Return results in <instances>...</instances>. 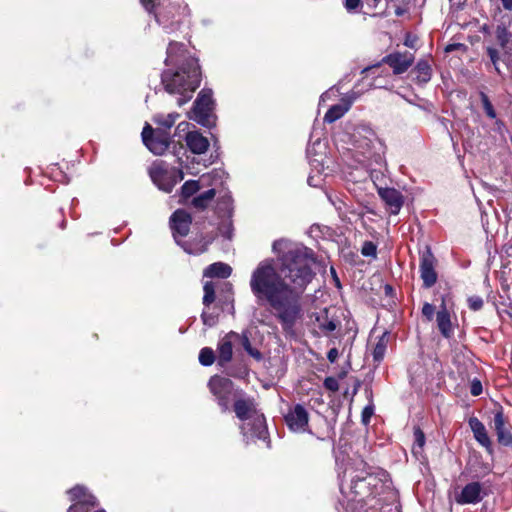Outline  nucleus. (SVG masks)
Masks as SVG:
<instances>
[{"instance_id": "47", "label": "nucleus", "mask_w": 512, "mask_h": 512, "mask_svg": "<svg viewBox=\"0 0 512 512\" xmlns=\"http://www.w3.org/2000/svg\"><path fill=\"white\" fill-rule=\"evenodd\" d=\"M370 177L373 183L377 186V182L380 181L381 178H383V174L380 171L373 170L370 173Z\"/></svg>"}, {"instance_id": "19", "label": "nucleus", "mask_w": 512, "mask_h": 512, "mask_svg": "<svg viewBox=\"0 0 512 512\" xmlns=\"http://www.w3.org/2000/svg\"><path fill=\"white\" fill-rule=\"evenodd\" d=\"M142 5L145 7V9L149 13H154L156 21L163 26L164 29H166L167 32L170 30H173V27L170 28L169 23L171 26L175 24V15H170L171 12H163V11H156V7L160 5V0H140Z\"/></svg>"}, {"instance_id": "35", "label": "nucleus", "mask_w": 512, "mask_h": 512, "mask_svg": "<svg viewBox=\"0 0 512 512\" xmlns=\"http://www.w3.org/2000/svg\"><path fill=\"white\" fill-rule=\"evenodd\" d=\"M203 290V304L205 307H208L215 300V286L212 282H206L204 284Z\"/></svg>"}, {"instance_id": "59", "label": "nucleus", "mask_w": 512, "mask_h": 512, "mask_svg": "<svg viewBox=\"0 0 512 512\" xmlns=\"http://www.w3.org/2000/svg\"><path fill=\"white\" fill-rule=\"evenodd\" d=\"M375 2H378L379 0H374Z\"/></svg>"}, {"instance_id": "52", "label": "nucleus", "mask_w": 512, "mask_h": 512, "mask_svg": "<svg viewBox=\"0 0 512 512\" xmlns=\"http://www.w3.org/2000/svg\"><path fill=\"white\" fill-rule=\"evenodd\" d=\"M308 184L311 186H317V183L314 182V177L312 176L308 178Z\"/></svg>"}, {"instance_id": "45", "label": "nucleus", "mask_w": 512, "mask_h": 512, "mask_svg": "<svg viewBox=\"0 0 512 512\" xmlns=\"http://www.w3.org/2000/svg\"><path fill=\"white\" fill-rule=\"evenodd\" d=\"M338 356H339V353H338V350L336 348H332L328 351L327 353V359L331 362V363H334L336 362V360L338 359Z\"/></svg>"}, {"instance_id": "26", "label": "nucleus", "mask_w": 512, "mask_h": 512, "mask_svg": "<svg viewBox=\"0 0 512 512\" xmlns=\"http://www.w3.org/2000/svg\"><path fill=\"white\" fill-rule=\"evenodd\" d=\"M232 273V268L223 262H216L211 265H209L205 271L204 276L205 277H218L222 279L228 278Z\"/></svg>"}, {"instance_id": "43", "label": "nucleus", "mask_w": 512, "mask_h": 512, "mask_svg": "<svg viewBox=\"0 0 512 512\" xmlns=\"http://www.w3.org/2000/svg\"><path fill=\"white\" fill-rule=\"evenodd\" d=\"M361 5V0H345V8L348 11L356 10Z\"/></svg>"}, {"instance_id": "30", "label": "nucleus", "mask_w": 512, "mask_h": 512, "mask_svg": "<svg viewBox=\"0 0 512 512\" xmlns=\"http://www.w3.org/2000/svg\"><path fill=\"white\" fill-rule=\"evenodd\" d=\"M178 117V113H169L167 115L157 114L154 116L153 121L162 127L160 128L161 130L167 131L174 125Z\"/></svg>"}, {"instance_id": "6", "label": "nucleus", "mask_w": 512, "mask_h": 512, "mask_svg": "<svg viewBox=\"0 0 512 512\" xmlns=\"http://www.w3.org/2000/svg\"><path fill=\"white\" fill-rule=\"evenodd\" d=\"M494 35L500 50L492 46H488L486 50L495 70L500 74L499 61L506 62L512 56V33L505 25L500 24L497 25Z\"/></svg>"}, {"instance_id": "50", "label": "nucleus", "mask_w": 512, "mask_h": 512, "mask_svg": "<svg viewBox=\"0 0 512 512\" xmlns=\"http://www.w3.org/2000/svg\"><path fill=\"white\" fill-rule=\"evenodd\" d=\"M188 123L187 122H181L178 124L177 126V130L178 131H185L187 128H188Z\"/></svg>"}, {"instance_id": "29", "label": "nucleus", "mask_w": 512, "mask_h": 512, "mask_svg": "<svg viewBox=\"0 0 512 512\" xmlns=\"http://www.w3.org/2000/svg\"><path fill=\"white\" fill-rule=\"evenodd\" d=\"M235 344L240 343L244 350L255 360L260 361L262 360V353L257 350L256 348H253L251 345V342L249 340V337L246 332H243L241 334L238 333V337H234Z\"/></svg>"}, {"instance_id": "2", "label": "nucleus", "mask_w": 512, "mask_h": 512, "mask_svg": "<svg viewBox=\"0 0 512 512\" xmlns=\"http://www.w3.org/2000/svg\"><path fill=\"white\" fill-rule=\"evenodd\" d=\"M167 66L175 68L165 70L161 75V81L169 94H178V106L186 104L193 96L201 81V72L196 58L188 56L184 45L178 42H170L165 59Z\"/></svg>"}, {"instance_id": "23", "label": "nucleus", "mask_w": 512, "mask_h": 512, "mask_svg": "<svg viewBox=\"0 0 512 512\" xmlns=\"http://www.w3.org/2000/svg\"><path fill=\"white\" fill-rule=\"evenodd\" d=\"M468 422L475 440L488 451H491L492 443L484 424L476 417H471Z\"/></svg>"}, {"instance_id": "38", "label": "nucleus", "mask_w": 512, "mask_h": 512, "mask_svg": "<svg viewBox=\"0 0 512 512\" xmlns=\"http://www.w3.org/2000/svg\"><path fill=\"white\" fill-rule=\"evenodd\" d=\"M201 319H202L203 324L205 326L213 327L218 322V315L215 314V313H212V312L210 313V312L204 310L202 315H201Z\"/></svg>"}, {"instance_id": "18", "label": "nucleus", "mask_w": 512, "mask_h": 512, "mask_svg": "<svg viewBox=\"0 0 512 512\" xmlns=\"http://www.w3.org/2000/svg\"><path fill=\"white\" fill-rule=\"evenodd\" d=\"M234 337H238V333L233 331L229 332L218 343L217 364L220 367H225L232 360L233 345L235 344Z\"/></svg>"}, {"instance_id": "46", "label": "nucleus", "mask_w": 512, "mask_h": 512, "mask_svg": "<svg viewBox=\"0 0 512 512\" xmlns=\"http://www.w3.org/2000/svg\"><path fill=\"white\" fill-rule=\"evenodd\" d=\"M373 414V408L371 407H365L363 412H362V420L364 423H367L370 419V417L372 416Z\"/></svg>"}, {"instance_id": "42", "label": "nucleus", "mask_w": 512, "mask_h": 512, "mask_svg": "<svg viewBox=\"0 0 512 512\" xmlns=\"http://www.w3.org/2000/svg\"><path fill=\"white\" fill-rule=\"evenodd\" d=\"M470 392L473 396H478L482 393V384L479 380L472 381Z\"/></svg>"}, {"instance_id": "48", "label": "nucleus", "mask_w": 512, "mask_h": 512, "mask_svg": "<svg viewBox=\"0 0 512 512\" xmlns=\"http://www.w3.org/2000/svg\"><path fill=\"white\" fill-rule=\"evenodd\" d=\"M501 3L506 10H512V0H501Z\"/></svg>"}, {"instance_id": "12", "label": "nucleus", "mask_w": 512, "mask_h": 512, "mask_svg": "<svg viewBox=\"0 0 512 512\" xmlns=\"http://www.w3.org/2000/svg\"><path fill=\"white\" fill-rule=\"evenodd\" d=\"M436 259L430 250L426 248L420 256V276L423 280L425 288L432 287L437 281V273L435 271Z\"/></svg>"}, {"instance_id": "17", "label": "nucleus", "mask_w": 512, "mask_h": 512, "mask_svg": "<svg viewBox=\"0 0 512 512\" xmlns=\"http://www.w3.org/2000/svg\"><path fill=\"white\" fill-rule=\"evenodd\" d=\"M382 61L393 69L394 74L398 75L409 69L414 61V55L410 52H395L385 56Z\"/></svg>"}, {"instance_id": "14", "label": "nucleus", "mask_w": 512, "mask_h": 512, "mask_svg": "<svg viewBox=\"0 0 512 512\" xmlns=\"http://www.w3.org/2000/svg\"><path fill=\"white\" fill-rule=\"evenodd\" d=\"M192 218L189 213L183 209L176 210L170 217V226L173 233V237L179 244V237H184L190 230Z\"/></svg>"}, {"instance_id": "51", "label": "nucleus", "mask_w": 512, "mask_h": 512, "mask_svg": "<svg viewBox=\"0 0 512 512\" xmlns=\"http://www.w3.org/2000/svg\"><path fill=\"white\" fill-rule=\"evenodd\" d=\"M331 273H332V275L334 276V279H335V281H336L337 286H340L339 279H338V277H337V275H336V271H335V269H334L333 267H331Z\"/></svg>"}, {"instance_id": "4", "label": "nucleus", "mask_w": 512, "mask_h": 512, "mask_svg": "<svg viewBox=\"0 0 512 512\" xmlns=\"http://www.w3.org/2000/svg\"><path fill=\"white\" fill-rule=\"evenodd\" d=\"M338 475L340 490L350 501L362 502L374 493L377 478L367 470L362 459L347 463Z\"/></svg>"}, {"instance_id": "3", "label": "nucleus", "mask_w": 512, "mask_h": 512, "mask_svg": "<svg viewBox=\"0 0 512 512\" xmlns=\"http://www.w3.org/2000/svg\"><path fill=\"white\" fill-rule=\"evenodd\" d=\"M348 146L344 156L352 159L357 164L366 166L374 162L381 164L385 153V145L376 135L375 131L367 124H358L347 131L341 138Z\"/></svg>"}, {"instance_id": "49", "label": "nucleus", "mask_w": 512, "mask_h": 512, "mask_svg": "<svg viewBox=\"0 0 512 512\" xmlns=\"http://www.w3.org/2000/svg\"><path fill=\"white\" fill-rule=\"evenodd\" d=\"M184 250L189 253V254H199V253H202L205 251L204 248H200V249H197V250H193V249H190V248H187V247H184Z\"/></svg>"}, {"instance_id": "57", "label": "nucleus", "mask_w": 512, "mask_h": 512, "mask_svg": "<svg viewBox=\"0 0 512 512\" xmlns=\"http://www.w3.org/2000/svg\"><path fill=\"white\" fill-rule=\"evenodd\" d=\"M95 512H105V510L100 509V510H97V511H95Z\"/></svg>"}, {"instance_id": "24", "label": "nucleus", "mask_w": 512, "mask_h": 512, "mask_svg": "<svg viewBox=\"0 0 512 512\" xmlns=\"http://www.w3.org/2000/svg\"><path fill=\"white\" fill-rule=\"evenodd\" d=\"M314 317L315 325L319 329L320 333L327 335L330 332H333L337 325L333 319L328 318V310L324 309L323 311L313 314L311 319Z\"/></svg>"}, {"instance_id": "31", "label": "nucleus", "mask_w": 512, "mask_h": 512, "mask_svg": "<svg viewBox=\"0 0 512 512\" xmlns=\"http://www.w3.org/2000/svg\"><path fill=\"white\" fill-rule=\"evenodd\" d=\"M215 195V189H209L195 197L192 201V204L198 209H205L214 199Z\"/></svg>"}, {"instance_id": "10", "label": "nucleus", "mask_w": 512, "mask_h": 512, "mask_svg": "<svg viewBox=\"0 0 512 512\" xmlns=\"http://www.w3.org/2000/svg\"><path fill=\"white\" fill-rule=\"evenodd\" d=\"M142 140L145 146L155 155H162L169 147V134L167 131L153 128L146 124L142 131Z\"/></svg>"}, {"instance_id": "22", "label": "nucleus", "mask_w": 512, "mask_h": 512, "mask_svg": "<svg viewBox=\"0 0 512 512\" xmlns=\"http://www.w3.org/2000/svg\"><path fill=\"white\" fill-rule=\"evenodd\" d=\"M186 145L194 154H203L208 150L209 141L198 131H190L185 137Z\"/></svg>"}, {"instance_id": "37", "label": "nucleus", "mask_w": 512, "mask_h": 512, "mask_svg": "<svg viewBox=\"0 0 512 512\" xmlns=\"http://www.w3.org/2000/svg\"><path fill=\"white\" fill-rule=\"evenodd\" d=\"M361 253L365 257H376L377 246L372 241H366L363 243Z\"/></svg>"}, {"instance_id": "34", "label": "nucleus", "mask_w": 512, "mask_h": 512, "mask_svg": "<svg viewBox=\"0 0 512 512\" xmlns=\"http://www.w3.org/2000/svg\"><path fill=\"white\" fill-rule=\"evenodd\" d=\"M215 361V354L211 348L205 347L200 350L199 362L203 366H211Z\"/></svg>"}, {"instance_id": "28", "label": "nucleus", "mask_w": 512, "mask_h": 512, "mask_svg": "<svg viewBox=\"0 0 512 512\" xmlns=\"http://www.w3.org/2000/svg\"><path fill=\"white\" fill-rule=\"evenodd\" d=\"M415 81L419 84H426L430 81L432 71L427 61H419L414 69Z\"/></svg>"}, {"instance_id": "16", "label": "nucleus", "mask_w": 512, "mask_h": 512, "mask_svg": "<svg viewBox=\"0 0 512 512\" xmlns=\"http://www.w3.org/2000/svg\"><path fill=\"white\" fill-rule=\"evenodd\" d=\"M377 191L380 198L383 200V202L389 209V212L391 214L397 215L404 204V198L402 193L395 188L378 186Z\"/></svg>"}, {"instance_id": "20", "label": "nucleus", "mask_w": 512, "mask_h": 512, "mask_svg": "<svg viewBox=\"0 0 512 512\" xmlns=\"http://www.w3.org/2000/svg\"><path fill=\"white\" fill-rule=\"evenodd\" d=\"M355 99V93H352L344 97L341 100V103L331 106L324 116V121L327 123H333L340 119L346 112L349 111Z\"/></svg>"}, {"instance_id": "40", "label": "nucleus", "mask_w": 512, "mask_h": 512, "mask_svg": "<svg viewBox=\"0 0 512 512\" xmlns=\"http://www.w3.org/2000/svg\"><path fill=\"white\" fill-rule=\"evenodd\" d=\"M434 306L430 303H425L422 307V314L430 321L434 316Z\"/></svg>"}, {"instance_id": "58", "label": "nucleus", "mask_w": 512, "mask_h": 512, "mask_svg": "<svg viewBox=\"0 0 512 512\" xmlns=\"http://www.w3.org/2000/svg\"><path fill=\"white\" fill-rule=\"evenodd\" d=\"M315 145H320V142H316V143H314V144H313V147H314Z\"/></svg>"}, {"instance_id": "32", "label": "nucleus", "mask_w": 512, "mask_h": 512, "mask_svg": "<svg viewBox=\"0 0 512 512\" xmlns=\"http://www.w3.org/2000/svg\"><path fill=\"white\" fill-rule=\"evenodd\" d=\"M387 342H388V334L387 332H384L382 336L379 338L378 342L376 343L372 355L373 359L376 362H380L385 355L386 348H387Z\"/></svg>"}, {"instance_id": "7", "label": "nucleus", "mask_w": 512, "mask_h": 512, "mask_svg": "<svg viewBox=\"0 0 512 512\" xmlns=\"http://www.w3.org/2000/svg\"><path fill=\"white\" fill-rule=\"evenodd\" d=\"M213 109L212 91L210 89H202L194 102L190 118L204 127L211 128L215 125Z\"/></svg>"}, {"instance_id": "56", "label": "nucleus", "mask_w": 512, "mask_h": 512, "mask_svg": "<svg viewBox=\"0 0 512 512\" xmlns=\"http://www.w3.org/2000/svg\"><path fill=\"white\" fill-rule=\"evenodd\" d=\"M390 289H391V287H390V286H386V290H387V292H390Z\"/></svg>"}, {"instance_id": "33", "label": "nucleus", "mask_w": 512, "mask_h": 512, "mask_svg": "<svg viewBox=\"0 0 512 512\" xmlns=\"http://www.w3.org/2000/svg\"><path fill=\"white\" fill-rule=\"evenodd\" d=\"M425 445V435L420 428L414 430V444L412 451L415 455L420 454Z\"/></svg>"}, {"instance_id": "39", "label": "nucleus", "mask_w": 512, "mask_h": 512, "mask_svg": "<svg viewBox=\"0 0 512 512\" xmlns=\"http://www.w3.org/2000/svg\"><path fill=\"white\" fill-rule=\"evenodd\" d=\"M468 305L473 311H478L483 307V299L479 296L469 297Z\"/></svg>"}, {"instance_id": "54", "label": "nucleus", "mask_w": 512, "mask_h": 512, "mask_svg": "<svg viewBox=\"0 0 512 512\" xmlns=\"http://www.w3.org/2000/svg\"><path fill=\"white\" fill-rule=\"evenodd\" d=\"M311 153H312V148H310V147H309V148L307 149L308 157H310Z\"/></svg>"}, {"instance_id": "1", "label": "nucleus", "mask_w": 512, "mask_h": 512, "mask_svg": "<svg viewBox=\"0 0 512 512\" xmlns=\"http://www.w3.org/2000/svg\"><path fill=\"white\" fill-rule=\"evenodd\" d=\"M273 252L280 262L277 270L273 259L262 260L253 270L249 286L256 302L267 305L287 334L294 332L302 318L301 296L315 273L311 249L287 239L274 241Z\"/></svg>"}, {"instance_id": "25", "label": "nucleus", "mask_w": 512, "mask_h": 512, "mask_svg": "<svg viewBox=\"0 0 512 512\" xmlns=\"http://www.w3.org/2000/svg\"><path fill=\"white\" fill-rule=\"evenodd\" d=\"M220 176V172L213 171L206 175H202L199 181L189 180L186 181L181 187V195L184 199L189 198L194 193H196L200 189V182L204 183L208 181L211 177Z\"/></svg>"}, {"instance_id": "8", "label": "nucleus", "mask_w": 512, "mask_h": 512, "mask_svg": "<svg viewBox=\"0 0 512 512\" xmlns=\"http://www.w3.org/2000/svg\"><path fill=\"white\" fill-rule=\"evenodd\" d=\"M153 183L164 192H171L174 186L184 178L182 170L168 168L163 162H155L149 169Z\"/></svg>"}, {"instance_id": "27", "label": "nucleus", "mask_w": 512, "mask_h": 512, "mask_svg": "<svg viewBox=\"0 0 512 512\" xmlns=\"http://www.w3.org/2000/svg\"><path fill=\"white\" fill-rule=\"evenodd\" d=\"M436 321L441 334L445 338L451 337L453 331L450 320V314L447 311L445 305H443L442 309L437 312Z\"/></svg>"}, {"instance_id": "15", "label": "nucleus", "mask_w": 512, "mask_h": 512, "mask_svg": "<svg viewBox=\"0 0 512 512\" xmlns=\"http://www.w3.org/2000/svg\"><path fill=\"white\" fill-rule=\"evenodd\" d=\"M485 493L483 492L482 484L479 482H470L465 485L461 492L455 496L458 504H476L482 501Z\"/></svg>"}, {"instance_id": "53", "label": "nucleus", "mask_w": 512, "mask_h": 512, "mask_svg": "<svg viewBox=\"0 0 512 512\" xmlns=\"http://www.w3.org/2000/svg\"><path fill=\"white\" fill-rule=\"evenodd\" d=\"M315 163H316V164H319V163H320V161H319V160H317V159H310V164H311L312 166H314V165H315Z\"/></svg>"}, {"instance_id": "21", "label": "nucleus", "mask_w": 512, "mask_h": 512, "mask_svg": "<svg viewBox=\"0 0 512 512\" xmlns=\"http://www.w3.org/2000/svg\"><path fill=\"white\" fill-rule=\"evenodd\" d=\"M494 430L497 435V440L501 445L511 446L512 445V434L505 425V418L501 411H498L494 415L493 419Z\"/></svg>"}, {"instance_id": "9", "label": "nucleus", "mask_w": 512, "mask_h": 512, "mask_svg": "<svg viewBox=\"0 0 512 512\" xmlns=\"http://www.w3.org/2000/svg\"><path fill=\"white\" fill-rule=\"evenodd\" d=\"M208 386L211 393L216 397L222 410L227 411L231 400L236 397L237 393L234 389L233 382L228 378L215 375L210 378Z\"/></svg>"}, {"instance_id": "36", "label": "nucleus", "mask_w": 512, "mask_h": 512, "mask_svg": "<svg viewBox=\"0 0 512 512\" xmlns=\"http://www.w3.org/2000/svg\"><path fill=\"white\" fill-rule=\"evenodd\" d=\"M480 97H481V101H482V104H483V108H484V111L486 113V115L491 118V119H494L496 117V112L488 98V96L485 94V93H481L480 94Z\"/></svg>"}, {"instance_id": "55", "label": "nucleus", "mask_w": 512, "mask_h": 512, "mask_svg": "<svg viewBox=\"0 0 512 512\" xmlns=\"http://www.w3.org/2000/svg\"><path fill=\"white\" fill-rule=\"evenodd\" d=\"M390 289H391V287H390V286H386V290H387V292H390Z\"/></svg>"}, {"instance_id": "44", "label": "nucleus", "mask_w": 512, "mask_h": 512, "mask_svg": "<svg viewBox=\"0 0 512 512\" xmlns=\"http://www.w3.org/2000/svg\"><path fill=\"white\" fill-rule=\"evenodd\" d=\"M416 41H417V38L415 36H412L411 34H407L404 44H405V46H407L409 48H414L416 45Z\"/></svg>"}, {"instance_id": "41", "label": "nucleus", "mask_w": 512, "mask_h": 512, "mask_svg": "<svg viewBox=\"0 0 512 512\" xmlns=\"http://www.w3.org/2000/svg\"><path fill=\"white\" fill-rule=\"evenodd\" d=\"M324 386L330 391H337L339 388L338 381L333 377H328L324 381Z\"/></svg>"}, {"instance_id": "5", "label": "nucleus", "mask_w": 512, "mask_h": 512, "mask_svg": "<svg viewBox=\"0 0 512 512\" xmlns=\"http://www.w3.org/2000/svg\"><path fill=\"white\" fill-rule=\"evenodd\" d=\"M236 416L243 421L241 432L246 439H265L267 434L266 421L262 413L258 412L253 403L238 399L234 403Z\"/></svg>"}, {"instance_id": "11", "label": "nucleus", "mask_w": 512, "mask_h": 512, "mask_svg": "<svg viewBox=\"0 0 512 512\" xmlns=\"http://www.w3.org/2000/svg\"><path fill=\"white\" fill-rule=\"evenodd\" d=\"M73 504L67 512H89L97 505L95 496L90 494L84 486L76 485L68 491Z\"/></svg>"}, {"instance_id": "13", "label": "nucleus", "mask_w": 512, "mask_h": 512, "mask_svg": "<svg viewBox=\"0 0 512 512\" xmlns=\"http://www.w3.org/2000/svg\"><path fill=\"white\" fill-rule=\"evenodd\" d=\"M309 416L304 406L296 404L285 415V422L293 432H305L308 428Z\"/></svg>"}]
</instances>
